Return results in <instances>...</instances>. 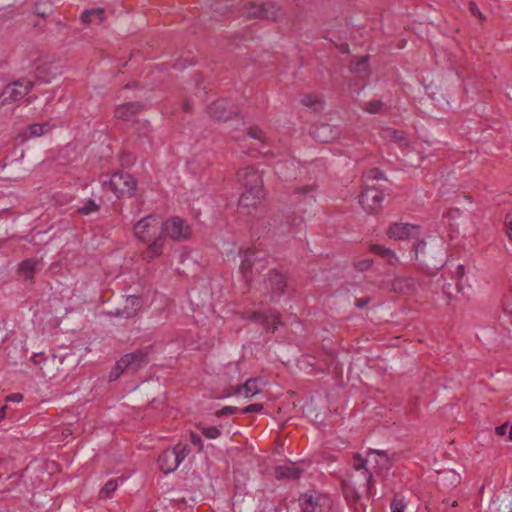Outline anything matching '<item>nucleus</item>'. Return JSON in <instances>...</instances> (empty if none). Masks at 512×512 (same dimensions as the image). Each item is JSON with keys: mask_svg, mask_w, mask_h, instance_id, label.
<instances>
[{"mask_svg": "<svg viewBox=\"0 0 512 512\" xmlns=\"http://www.w3.org/2000/svg\"><path fill=\"white\" fill-rule=\"evenodd\" d=\"M134 235L142 242H149L142 257L150 262L163 253L166 237L163 235V222L155 215L140 219L133 227Z\"/></svg>", "mask_w": 512, "mask_h": 512, "instance_id": "obj_1", "label": "nucleus"}, {"mask_svg": "<svg viewBox=\"0 0 512 512\" xmlns=\"http://www.w3.org/2000/svg\"><path fill=\"white\" fill-rule=\"evenodd\" d=\"M39 261L27 259L19 265V272L26 280H32Z\"/></svg>", "mask_w": 512, "mask_h": 512, "instance_id": "obj_27", "label": "nucleus"}, {"mask_svg": "<svg viewBox=\"0 0 512 512\" xmlns=\"http://www.w3.org/2000/svg\"><path fill=\"white\" fill-rule=\"evenodd\" d=\"M287 281L286 277L276 270H272L268 274L265 281V290L270 295L271 301H276L286 291Z\"/></svg>", "mask_w": 512, "mask_h": 512, "instance_id": "obj_16", "label": "nucleus"}, {"mask_svg": "<svg viewBox=\"0 0 512 512\" xmlns=\"http://www.w3.org/2000/svg\"><path fill=\"white\" fill-rule=\"evenodd\" d=\"M370 251L384 258L390 265H395L398 262L395 252L382 245L373 244L370 246Z\"/></svg>", "mask_w": 512, "mask_h": 512, "instance_id": "obj_24", "label": "nucleus"}, {"mask_svg": "<svg viewBox=\"0 0 512 512\" xmlns=\"http://www.w3.org/2000/svg\"><path fill=\"white\" fill-rule=\"evenodd\" d=\"M302 474V470L295 464L280 465L275 468V477L277 479H298Z\"/></svg>", "mask_w": 512, "mask_h": 512, "instance_id": "obj_21", "label": "nucleus"}, {"mask_svg": "<svg viewBox=\"0 0 512 512\" xmlns=\"http://www.w3.org/2000/svg\"><path fill=\"white\" fill-rule=\"evenodd\" d=\"M4 342V337H0V345Z\"/></svg>", "mask_w": 512, "mask_h": 512, "instance_id": "obj_60", "label": "nucleus"}, {"mask_svg": "<svg viewBox=\"0 0 512 512\" xmlns=\"http://www.w3.org/2000/svg\"><path fill=\"white\" fill-rule=\"evenodd\" d=\"M391 512H404L406 504L404 497L400 494H396L390 505Z\"/></svg>", "mask_w": 512, "mask_h": 512, "instance_id": "obj_34", "label": "nucleus"}, {"mask_svg": "<svg viewBox=\"0 0 512 512\" xmlns=\"http://www.w3.org/2000/svg\"><path fill=\"white\" fill-rule=\"evenodd\" d=\"M316 189L314 185H305L299 188H296L295 192L298 194H308L313 192Z\"/></svg>", "mask_w": 512, "mask_h": 512, "instance_id": "obj_45", "label": "nucleus"}, {"mask_svg": "<svg viewBox=\"0 0 512 512\" xmlns=\"http://www.w3.org/2000/svg\"><path fill=\"white\" fill-rule=\"evenodd\" d=\"M7 401L20 402L22 400V395L20 393L10 394L6 397Z\"/></svg>", "mask_w": 512, "mask_h": 512, "instance_id": "obj_49", "label": "nucleus"}, {"mask_svg": "<svg viewBox=\"0 0 512 512\" xmlns=\"http://www.w3.org/2000/svg\"><path fill=\"white\" fill-rule=\"evenodd\" d=\"M191 442L197 446H199V448L202 447V439L200 436H198L197 434H194L192 433L191 434Z\"/></svg>", "mask_w": 512, "mask_h": 512, "instance_id": "obj_51", "label": "nucleus"}, {"mask_svg": "<svg viewBox=\"0 0 512 512\" xmlns=\"http://www.w3.org/2000/svg\"><path fill=\"white\" fill-rule=\"evenodd\" d=\"M509 440L512 441V425L510 426L509 430Z\"/></svg>", "mask_w": 512, "mask_h": 512, "instance_id": "obj_58", "label": "nucleus"}, {"mask_svg": "<svg viewBox=\"0 0 512 512\" xmlns=\"http://www.w3.org/2000/svg\"><path fill=\"white\" fill-rule=\"evenodd\" d=\"M245 318L264 326L266 330L274 333L277 324H280V314L276 310L247 312Z\"/></svg>", "mask_w": 512, "mask_h": 512, "instance_id": "obj_15", "label": "nucleus"}, {"mask_svg": "<svg viewBox=\"0 0 512 512\" xmlns=\"http://www.w3.org/2000/svg\"><path fill=\"white\" fill-rule=\"evenodd\" d=\"M302 512H332L333 501L324 493L309 490L302 493L298 499Z\"/></svg>", "mask_w": 512, "mask_h": 512, "instance_id": "obj_4", "label": "nucleus"}, {"mask_svg": "<svg viewBox=\"0 0 512 512\" xmlns=\"http://www.w3.org/2000/svg\"><path fill=\"white\" fill-rule=\"evenodd\" d=\"M243 14L248 18H261L260 4L248 2L243 8Z\"/></svg>", "mask_w": 512, "mask_h": 512, "instance_id": "obj_31", "label": "nucleus"}, {"mask_svg": "<svg viewBox=\"0 0 512 512\" xmlns=\"http://www.w3.org/2000/svg\"><path fill=\"white\" fill-rule=\"evenodd\" d=\"M229 106V103L225 100L213 102L209 106V114L216 120L226 121L232 114V110Z\"/></svg>", "mask_w": 512, "mask_h": 512, "instance_id": "obj_20", "label": "nucleus"}, {"mask_svg": "<svg viewBox=\"0 0 512 512\" xmlns=\"http://www.w3.org/2000/svg\"><path fill=\"white\" fill-rule=\"evenodd\" d=\"M458 506V501L457 500H453L451 503H450V507H446L443 509V512H453V508L457 507Z\"/></svg>", "mask_w": 512, "mask_h": 512, "instance_id": "obj_53", "label": "nucleus"}, {"mask_svg": "<svg viewBox=\"0 0 512 512\" xmlns=\"http://www.w3.org/2000/svg\"><path fill=\"white\" fill-rule=\"evenodd\" d=\"M2 462H3V461L0 459V465L2 464Z\"/></svg>", "mask_w": 512, "mask_h": 512, "instance_id": "obj_62", "label": "nucleus"}, {"mask_svg": "<svg viewBox=\"0 0 512 512\" xmlns=\"http://www.w3.org/2000/svg\"><path fill=\"white\" fill-rule=\"evenodd\" d=\"M373 454L376 455L375 464L377 467V474H381L383 471L387 472L391 468V459L385 451L374 450Z\"/></svg>", "mask_w": 512, "mask_h": 512, "instance_id": "obj_25", "label": "nucleus"}, {"mask_svg": "<svg viewBox=\"0 0 512 512\" xmlns=\"http://www.w3.org/2000/svg\"><path fill=\"white\" fill-rule=\"evenodd\" d=\"M148 349H139L125 354L116 362L114 369L110 373L111 379H117L123 373H135L148 363Z\"/></svg>", "mask_w": 512, "mask_h": 512, "instance_id": "obj_3", "label": "nucleus"}, {"mask_svg": "<svg viewBox=\"0 0 512 512\" xmlns=\"http://www.w3.org/2000/svg\"><path fill=\"white\" fill-rule=\"evenodd\" d=\"M496 503L498 512H512V501L508 497L498 498Z\"/></svg>", "mask_w": 512, "mask_h": 512, "instance_id": "obj_37", "label": "nucleus"}, {"mask_svg": "<svg viewBox=\"0 0 512 512\" xmlns=\"http://www.w3.org/2000/svg\"><path fill=\"white\" fill-rule=\"evenodd\" d=\"M387 236L395 240H407L419 235V227L409 223H393L386 232Z\"/></svg>", "mask_w": 512, "mask_h": 512, "instance_id": "obj_17", "label": "nucleus"}, {"mask_svg": "<svg viewBox=\"0 0 512 512\" xmlns=\"http://www.w3.org/2000/svg\"><path fill=\"white\" fill-rule=\"evenodd\" d=\"M99 210V205L94 200H88L82 207H79L77 212L81 215H89Z\"/></svg>", "mask_w": 512, "mask_h": 512, "instance_id": "obj_35", "label": "nucleus"}, {"mask_svg": "<svg viewBox=\"0 0 512 512\" xmlns=\"http://www.w3.org/2000/svg\"><path fill=\"white\" fill-rule=\"evenodd\" d=\"M237 178L244 190L264 191L262 176L252 166L240 169L237 173Z\"/></svg>", "mask_w": 512, "mask_h": 512, "instance_id": "obj_12", "label": "nucleus"}, {"mask_svg": "<svg viewBox=\"0 0 512 512\" xmlns=\"http://www.w3.org/2000/svg\"><path fill=\"white\" fill-rule=\"evenodd\" d=\"M503 310H504L505 313H507V314L512 316V308H510V306L508 304H504Z\"/></svg>", "mask_w": 512, "mask_h": 512, "instance_id": "obj_54", "label": "nucleus"}, {"mask_svg": "<svg viewBox=\"0 0 512 512\" xmlns=\"http://www.w3.org/2000/svg\"><path fill=\"white\" fill-rule=\"evenodd\" d=\"M118 487L117 480H110L108 481L100 490L99 497L101 499H106L111 497V495L116 491Z\"/></svg>", "mask_w": 512, "mask_h": 512, "instance_id": "obj_32", "label": "nucleus"}, {"mask_svg": "<svg viewBox=\"0 0 512 512\" xmlns=\"http://www.w3.org/2000/svg\"><path fill=\"white\" fill-rule=\"evenodd\" d=\"M383 108V103L380 100L369 101L365 104V111L370 114H376L381 112Z\"/></svg>", "mask_w": 512, "mask_h": 512, "instance_id": "obj_36", "label": "nucleus"}, {"mask_svg": "<svg viewBox=\"0 0 512 512\" xmlns=\"http://www.w3.org/2000/svg\"><path fill=\"white\" fill-rule=\"evenodd\" d=\"M469 9H470V12L477 16L480 20H484L485 17L483 16V14L481 13V11L479 10V8L477 7V5L474 3V2H470L469 3Z\"/></svg>", "mask_w": 512, "mask_h": 512, "instance_id": "obj_44", "label": "nucleus"}, {"mask_svg": "<svg viewBox=\"0 0 512 512\" xmlns=\"http://www.w3.org/2000/svg\"><path fill=\"white\" fill-rule=\"evenodd\" d=\"M368 56H362L361 58L357 59L356 61H352L350 64V69L353 72L362 73L366 72L368 69Z\"/></svg>", "mask_w": 512, "mask_h": 512, "instance_id": "obj_33", "label": "nucleus"}, {"mask_svg": "<svg viewBox=\"0 0 512 512\" xmlns=\"http://www.w3.org/2000/svg\"><path fill=\"white\" fill-rule=\"evenodd\" d=\"M264 195V191L243 190L238 201V213L242 216L253 215L261 204Z\"/></svg>", "mask_w": 512, "mask_h": 512, "instance_id": "obj_10", "label": "nucleus"}, {"mask_svg": "<svg viewBox=\"0 0 512 512\" xmlns=\"http://www.w3.org/2000/svg\"><path fill=\"white\" fill-rule=\"evenodd\" d=\"M142 110L139 102H129L117 106L114 110V117L120 120L129 121Z\"/></svg>", "mask_w": 512, "mask_h": 512, "instance_id": "obj_18", "label": "nucleus"}, {"mask_svg": "<svg viewBox=\"0 0 512 512\" xmlns=\"http://www.w3.org/2000/svg\"><path fill=\"white\" fill-rule=\"evenodd\" d=\"M367 177L372 179H379L383 178V174L378 169H373L368 172Z\"/></svg>", "mask_w": 512, "mask_h": 512, "instance_id": "obj_48", "label": "nucleus"}, {"mask_svg": "<svg viewBox=\"0 0 512 512\" xmlns=\"http://www.w3.org/2000/svg\"><path fill=\"white\" fill-rule=\"evenodd\" d=\"M34 83L27 79H19L4 87L0 94V104L9 105L24 98L33 88Z\"/></svg>", "mask_w": 512, "mask_h": 512, "instance_id": "obj_7", "label": "nucleus"}, {"mask_svg": "<svg viewBox=\"0 0 512 512\" xmlns=\"http://www.w3.org/2000/svg\"><path fill=\"white\" fill-rule=\"evenodd\" d=\"M264 385H265V382L259 377L249 378L242 385L231 386L227 390L226 396L229 397L232 395H236V396L242 395L245 398H251V397L261 393Z\"/></svg>", "mask_w": 512, "mask_h": 512, "instance_id": "obj_14", "label": "nucleus"}, {"mask_svg": "<svg viewBox=\"0 0 512 512\" xmlns=\"http://www.w3.org/2000/svg\"><path fill=\"white\" fill-rule=\"evenodd\" d=\"M141 306V300L137 296H129L126 298L125 309L122 311V315L126 318L133 317L136 314V311Z\"/></svg>", "mask_w": 512, "mask_h": 512, "instance_id": "obj_29", "label": "nucleus"}, {"mask_svg": "<svg viewBox=\"0 0 512 512\" xmlns=\"http://www.w3.org/2000/svg\"><path fill=\"white\" fill-rule=\"evenodd\" d=\"M442 503L447 506L449 504V501H448V499H445V500H443Z\"/></svg>", "mask_w": 512, "mask_h": 512, "instance_id": "obj_59", "label": "nucleus"}, {"mask_svg": "<svg viewBox=\"0 0 512 512\" xmlns=\"http://www.w3.org/2000/svg\"><path fill=\"white\" fill-rule=\"evenodd\" d=\"M457 274L460 276H463V274H464V266L463 265H459L457 267Z\"/></svg>", "mask_w": 512, "mask_h": 512, "instance_id": "obj_56", "label": "nucleus"}, {"mask_svg": "<svg viewBox=\"0 0 512 512\" xmlns=\"http://www.w3.org/2000/svg\"><path fill=\"white\" fill-rule=\"evenodd\" d=\"M31 361L38 366L43 377L52 380L58 376L61 365L60 358L56 356L46 357L42 353H36L31 357Z\"/></svg>", "mask_w": 512, "mask_h": 512, "instance_id": "obj_9", "label": "nucleus"}, {"mask_svg": "<svg viewBox=\"0 0 512 512\" xmlns=\"http://www.w3.org/2000/svg\"><path fill=\"white\" fill-rule=\"evenodd\" d=\"M236 411H237L236 407L226 406V407L222 408L221 410L217 411L216 415L217 416H228V415L234 414Z\"/></svg>", "mask_w": 512, "mask_h": 512, "instance_id": "obj_43", "label": "nucleus"}, {"mask_svg": "<svg viewBox=\"0 0 512 512\" xmlns=\"http://www.w3.org/2000/svg\"><path fill=\"white\" fill-rule=\"evenodd\" d=\"M366 463V459L355 454L352 462L355 473L342 480L343 494L349 501L357 502L360 499V491H365L368 495L372 494L374 480L372 473L366 468Z\"/></svg>", "mask_w": 512, "mask_h": 512, "instance_id": "obj_2", "label": "nucleus"}, {"mask_svg": "<svg viewBox=\"0 0 512 512\" xmlns=\"http://www.w3.org/2000/svg\"><path fill=\"white\" fill-rule=\"evenodd\" d=\"M380 136L383 140L394 142L398 144L400 147L408 146V139L405 133L401 130H397L392 127H384L380 131Z\"/></svg>", "mask_w": 512, "mask_h": 512, "instance_id": "obj_19", "label": "nucleus"}, {"mask_svg": "<svg viewBox=\"0 0 512 512\" xmlns=\"http://www.w3.org/2000/svg\"><path fill=\"white\" fill-rule=\"evenodd\" d=\"M136 184L133 176L125 172L114 173L108 182H103V186L109 188L118 198L133 196Z\"/></svg>", "mask_w": 512, "mask_h": 512, "instance_id": "obj_5", "label": "nucleus"}, {"mask_svg": "<svg viewBox=\"0 0 512 512\" xmlns=\"http://www.w3.org/2000/svg\"><path fill=\"white\" fill-rule=\"evenodd\" d=\"M163 235L174 241H183L191 236V227L180 217H172L163 222Z\"/></svg>", "mask_w": 512, "mask_h": 512, "instance_id": "obj_8", "label": "nucleus"}, {"mask_svg": "<svg viewBox=\"0 0 512 512\" xmlns=\"http://www.w3.org/2000/svg\"><path fill=\"white\" fill-rule=\"evenodd\" d=\"M313 136L316 140L320 142H328L333 136L332 126L329 124H321L317 126L313 131Z\"/></svg>", "mask_w": 512, "mask_h": 512, "instance_id": "obj_26", "label": "nucleus"}, {"mask_svg": "<svg viewBox=\"0 0 512 512\" xmlns=\"http://www.w3.org/2000/svg\"><path fill=\"white\" fill-rule=\"evenodd\" d=\"M261 18L267 20H277L281 16V8L273 1H267L260 4Z\"/></svg>", "mask_w": 512, "mask_h": 512, "instance_id": "obj_22", "label": "nucleus"}, {"mask_svg": "<svg viewBox=\"0 0 512 512\" xmlns=\"http://www.w3.org/2000/svg\"><path fill=\"white\" fill-rule=\"evenodd\" d=\"M373 260L372 259H362L357 261L354 266L358 271H367L372 267Z\"/></svg>", "mask_w": 512, "mask_h": 512, "instance_id": "obj_40", "label": "nucleus"}, {"mask_svg": "<svg viewBox=\"0 0 512 512\" xmlns=\"http://www.w3.org/2000/svg\"><path fill=\"white\" fill-rule=\"evenodd\" d=\"M426 247V243L422 240H419L413 244V251L415 254V258L417 259L420 253H423Z\"/></svg>", "mask_w": 512, "mask_h": 512, "instance_id": "obj_42", "label": "nucleus"}, {"mask_svg": "<svg viewBox=\"0 0 512 512\" xmlns=\"http://www.w3.org/2000/svg\"><path fill=\"white\" fill-rule=\"evenodd\" d=\"M184 109H185L186 111H188L189 106H188V105H185Z\"/></svg>", "mask_w": 512, "mask_h": 512, "instance_id": "obj_61", "label": "nucleus"}, {"mask_svg": "<svg viewBox=\"0 0 512 512\" xmlns=\"http://www.w3.org/2000/svg\"><path fill=\"white\" fill-rule=\"evenodd\" d=\"M52 129V125L50 122H44V123H35L27 128L26 132V139L27 138H33V137H40L50 131Z\"/></svg>", "mask_w": 512, "mask_h": 512, "instance_id": "obj_28", "label": "nucleus"}, {"mask_svg": "<svg viewBox=\"0 0 512 512\" xmlns=\"http://www.w3.org/2000/svg\"><path fill=\"white\" fill-rule=\"evenodd\" d=\"M383 192L376 187H367L360 196V204L369 213H377L382 208Z\"/></svg>", "mask_w": 512, "mask_h": 512, "instance_id": "obj_13", "label": "nucleus"}, {"mask_svg": "<svg viewBox=\"0 0 512 512\" xmlns=\"http://www.w3.org/2000/svg\"><path fill=\"white\" fill-rule=\"evenodd\" d=\"M505 226L510 237H512V214H508L505 218Z\"/></svg>", "mask_w": 512, "mask_h": 512, "instance_id": "obj_47", "label": "nucleus"}, {"mask_svg": "<svg viewBox=\"0 0 512 512\" xmlns=\"http://www.w3.org/2000/svg\"><path fill=\"white\" fill-rule=\"evenodd\" d=\"M5 410L6 406L0 408V420H2L5 417Z\"/></svg>", "mask_w": 512, "mask_h": 512, "instance_id": "obj_57", "label": "nucleus"}, {"mask_svg": "<svg viewBox=\"0 0 512 512\" xmlns=\"http://www.w3.org/2000/svg\"><path fill=\"white\" fill-rule=\"evenodd\" d=\"M264 257H260V253L254 249L245 251L242 262L240 264V272L247 283H250L253 276V270L259 271L264 268Z\"/></svg>", "mask_w": 512, "mask_h": 512, "instance_id": "obj_11", "label": "nucleus"}, {"mask_svg": "<svg viewBox=\"0 0 512 512\" xmlns=\"http://www.w3.org/2000/svg\"><path fill=\"white\" fill-rule=\"evenodd\" d=\"M189 453L188 446L182 444L163 451L157 460L160 470L165 474L174 472Z\"/></svg>", "mask_w": 512, "mask_h": 512, "instance_id": "obj_6", "label": "nucleus"}, {"mask_svg": "<svg viewBox=\"0 0 512 512\" xmlns=\"http://www.w3.org/2000/svg\"><path fill=\"white\" fill-rule=\"evenodd\" d=\"M202 433L209 439H215L220 436V430L215 426L203 427Z\"/></svg>", "mask_w": 512, "mask_h": 512, "instance_id": "obj_39", "label": "nucleus"}, {"mask_svg": "<svg viewBox=\"0 0 512 512\" xmlns=\"http://www.w3.org/2000/svg\"><path fill=\"white\" fill-rule=\"evenodd\" d=\"M370 302V298L369 297H366V298H362V299H357L356 302H355V305L358 307V308H363L365 305H367L368 303Z\"/></svg>", "mask_w": 512, "mask_h": 512, "instance_id": "obj_52", "label": "nucleus"}, {"mask_svg": "<svg viewBox=\"0 0 512 512\" xmlns=\"http://www.w3.org/2000/svg\"><path fill=\"white\" fill-rule=\"evenodd\" d=\"M301 104L312 109L314 112H321L324 107V101L315 94H305L300 100Z\"/></svg>", "mask_w": 512, "mask_h": 512, "instance_id": "obj_23", "label": "nucleus"}, {"mask_svg": "<svg viewBox=\"0 0 512 512\" xmlns=\"http://www.w3.org/2000/svg\"><path fill=\"white\" fill-rule=\"evenodd\" d=\"M507 428H508V424L505 423V424H503L501 426L496 427L495 432H496L497 435L503 436V435H505V433L507 431Z\"/></svg>", "mask_w": 512, "mask_h": 512, "instance_id": "obj_50", "label": "nucleus"}, {"mask_svg": "<svg viewBox=\"0 0 512 512\" xmlns=\"http://www.w3.org/2000/svg\"><path fill=\"white\" fill-rule=\"evenodd\" d=\"M448 474L451 476V478H452V482H456V483H458V482H459V476H458V475H456V474H455V473H453V472H449Z\"/></svg>", "mask_w": 512, "mask_h": 512, "instance_id": "obj_55", "label": "nucleus"}, {"mask_svg": "<svg viewBox=\"0 0 512 512\" xmlns=\"http://www.w3.org/2000/svg\"><path fill=\"white\" fill-rule=\"evenodd\" d=\"M95 16L99 19V22H102L104 20V9L103 8H93L90 10H85L82 13L81 19L84 23H90L91 17Z\"/></svg>", "mask_w": 512, "mask_h": 512, "instance_id": "obj_30", "label": "nucleus"}, {"mask_svg": "<svg viewBox=\"0 0 512 512\" xmlns=\"http://www.w3.org/2000/svg\"><path fill=\"white\" fill-rule=\"evenodd\" d=\"M403 286H407L409 288V286H410L409 280H396L393 283L394 290L402 289Z\"/></svg>", "mask_w": 512, "mask_h": 512, "instance_id": "obj_46", "label": "nucleus"}, {"mask_svg": "<svg viewBox=\"0 0 512 512\" xmlns=\"http://www.w3.org/2000/svg\"><path fill=\"white\" fill-rule=\"evenodd\" d=\"M263 409V404L260 403H254L250 404L242 409V413L248 414L253 412H260Z\"/></svg>", "mask_w": 512, "mask_h": 512, "instance_id": "obj_41", "label": "nucleus"}, {"mask_svg": "<svg viewBox=\"0 0 512 512\" xmlns=\"http://www.w3.org/2000/svg\"><path fill=\"white\" fill-rule=\"evenodd\" d=\"M248 135L251 138L259 140L262 144H265L266 137L264 132L258 127H251L248 129Z\"/></svg>", "mask_w": 512, "mask_h": 512, "instance_id": "obj_38", "label": "nucleus"}]
</instances>
